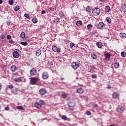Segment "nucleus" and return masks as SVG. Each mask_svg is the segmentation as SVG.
I'll return each mask as SVG.
<instances>
[{
	"instance_id": "52",
	"label": "nucleus",
	"mask_w": 126,
	"mask_h": 126,
	"mask_svg": "<svg viewBox=\"0 0 126 126\" xmlns=\"http://www.w3.org/2000/svg\"><path fill=\"white\" fill-rule=\"evenodd\" d=\"M91 68H92V69H96V67H95L94 65L91 66Z\"/></svg>"
},
{
	"instance_id": "54",
	"label": "nucleus",
	"mask_w": 126,
	"mask_h": 126,
	"mask_svg": "<svg viewBox=\"0 0 126 126\" xmlns=\"http://www.w3.org/2000/svg\"><path fill=\"white\" fill-rule=\"evenodd\" d=\"M7 25H10V21H7Z\"/></svg>"
},
{
	"instance_id": "63",
	"label": "nucleus",
	"mask_w": 126,
	"mask_h": 126,
	"mask_svg": "<svg viewBox=\"0 0 126 126\" xmlns=\"http://www.w3.org/2000/svg\"><path fill=\"white\" fill-rule=\"evenodd\" d=\"M100 1L103 2V1H104V0H100Z\"/></svg>"
},
{
	"instance_id": "25",
	"label": "nucleus",
	"mask_w": 126,
	"mask_h": 126,
	"mask_svg": "<svg viewBox=\"0 0 126 126\" xmlns=\"http://www.w3.org/2000/svg\"><path fill=\"white\" fill-rule=\"evenodd\" d=\"M126 53L125 52H122L121 53V56L122 57V58H126Z\"/></svg>"
},
{
	"instance_id": "58",
	"label": "nucleus",
	"mask_w": 126,
	"mask_h": 126,
	"mask_svg": "<svg viewBox=\"0 0 126 126\" xmlns=\"http://www.w3.org/2000/svg\"><path fill=\"white\" fill-rule=\"evenodd\" d=\"M2 3V0H0V4Z\"/></svg>"
},
{
	"instance_id": "19",
	"label": "nucleus",
	"mask_w": 126,
	"mask_h": 126,
	"mask_svg": "<svg viewBox=\"0 0 126 126\" xmlns=\"http://www.w3.org/2000/svg\"><path fill=\"white\" fill-rule=\"evenodd\" d=\"M105 10L106 12H109L111 10V8L109 6H106L105 7Z\"/></svg>"
},
{
	"instance_id": "21",
	"label": "nucleus",
	"mask_w": 126,
	"mask_h": 126,
	"mask_svg": "<svg viewBox=\"0 0 126 126\" xmlns=\"http://www.w3.org/2000/svg\"><path fill=\"white\" fill-rule=\"evenodd\" d=\"M114 66L115 68H119V67H120V64L119 63L116 62L114 64Z\"/></svg>"
},
{
	"instance_id": "28",
	"label": "nucleus",
	"mask_w": 126,
	"mask_h": 126,
	"mask_svg": "<svg viewBox=\"0 0 126 126\" xmlns=\"http://www.w3.org/2000/svg\"><path fill=\"white\" fill-rule=\"evenodd\" d=\"M17 109H18V110H24V108H23V107H22L21 106H17Z\"/></svg>"
},
{
	"instance_id": "17",
	"label": "nucleus",
	"mask_w": 126,
	"mask_h": 126,
	"mask_svg": "<svg viewBox=\"0 0 126 126\" xmlns=\"http://www.w3.org/2000/svg\"><path fill=\"white\" fill-rule=\"evenodd\" d=\"M86 11H87L88 12H91V10H92V7H91V6H88L86 8Z\"/></svg>"
},
{
	"instance_id": "29",
	"label": "nucleus",
	"mask_w": 126,
	"mask_h": 126,
	"mask_svg": "<svg viewBox=\"0 0 126 126\" xmlns=\"http://www.w3.org/2000/svg\"><path fill=\"white\" fill-rule=\"evenodd\" d=\"M62 120H64V121H66V120H67V117H66V116L63 115L62 116Z\"/></svg>"
},
{
	"instance_id": "5",
	"label": "nucleus",
	"mask_w": 126,
	"mask_h": 126,
	"mask_svg": "<svg viewBox=\"0 0 126 126\" xmlns=\"http://www.w3.org/2000/svg\"><path fill=\"white\" fill-rule=\"evenodd\" d=\"M20 55L19 54V50L15 49L14 52L13 53V57L16 59L19 58Z\"/></svg>"
},
{
	"instance_id": "32",
	"label": "nucleus",
	"mask_w": 126,
	"mask_h": 126,
	"mask_svg": "<svg viewBox=\"0 0 126 126\" xmlns=\"http://www.w3.org/2000/svg\"><path fill=\"white\" fill-rule=\"evenodd\" d=\"M20 36H21V38H25V33H24V32H22L21 33V35H20Z\"/></svg>"
},
{
	"instance_id": "3",
	"label": "nucleus",
	"mask_w": 126,
	"mask_h": 126,
	"mask_svg": "<svg viewBox=\"0 0 126 126\" xmlns=\"http://www.w3.org/2000/svg\"><path fill=\"white\" fill-rule=\"evenodd\" d=\"M92 12L93 15H94V16H97L100 14L101 9L98 7H95L92 10Z\"/></svg>"
},
{
	"instance_id": "50",
	"label": "nucleus",
	"mask_w": 126,
	"mask_h": 126,
	"mask_svg": "<svg viewBox=\"0 0 126 126\" xmlns=\"http://www.w3.org/2000/svg\"><path fill=\"white\" fill-rule=\"evenodd\" d=\"M5 110L6 111H9V107L7 106V107H5Z\"/></svg>"
},
{
	"instance_id": "42",
	"label": "nucleus",
	"mask_w": 126,
	"mask_h": 126,
	"mask_svg": "<svg viewBox=\"0 0 126 126\" xmlns=\"http://www.w3.org/2000/svg\"><path fill=\"white\" fill-rule=\"evenodd\" d=\"M53 64H54V63L52 62H51V61L48 62V65H53Z\"/></svg>"
},
{
	"instance_id": "61",
	"label": "nucleus",
	"mask_w": 126,
	"mask_h": 126,
	"mask_svg": "<svg viewBox=\"0 0 126 126\" xmlns=\"http://www.w3.org/2000/svg\"><path fill=\"white\" fill-rule=\"evenodd\" d=\"M63 79H64V78H61V80H63Z\"/></svg>"
},
{
	"instance_id": "43",
	"label": "nucleus",
	"mask_w": 126,
	"mask_h": 126,
	"mask_svg": "<svg viewBox=\"0 0 126 126\" xmlns=\"http://www.w3.org/2000/svg\"><path fill=\"white\" fill-rule=\"evenodd\" d=\"M6 38L8 40H10V39H11V35H7Z\"/></svg>"
},
{
	"instance_id": "64",
	"label": "nucleus",
	"mask_w": 126,
	"mask_h": 126,
	"mask_svg": "<svg viewBox=\"0 0 126 126\" xmlns=\"http://www.w3.org/2000/svg\"><path fill=\"white\" fill-rule=\"evenodd\" d=\"M11 92H13V91H12V90L11 91Z\"/></svg>"
},
{
	"instance_id": "2",
	"label": "nucleus",
	"mask_w": 126,
	"mask_h": 126,
	"mask_svg": "<svg viewBox=\"0 0 126 126\" xmlns=\"http://www.w3.org/2000/svg\"><path fill=\"white\" fill-rule=\"evenodd\" d=\"M75 105V103H74V99H70L68 102V106L70 108V109L71 111H73Z\"/></svg>"
},
{
	"instance_id": "24",
	"label": "nucleus",
	"mask_w": 126,
	"mask_h": 126,
	"mask_svg": "<svg viewBox=\"0 0 126 126\" xmlns=\"http://www.w3.org/2000/svg\"><path fill=\"white\" fill-rule=\"evenodd\" d=\"M32 22L33 23H37V22H38V19H37L36 18H33Z\"/></svg>"
},
{
	"instance_id": "56",
	"label": "nucleus",
	"mask_w": 126,
	"mask_h": 126,
	"mask_svg": "<svg viewBox=\"0 0 126 126\" xmlns=\"http://www.w3.org/2000/svg\"><path fill=\"white\" fill-rule=\"evenodd\" d=\"M1 67H2V68H4V67H5V66L4 65H2Z\"/></svg>"
},
{
	"instance_id": "18",
	"label": "nucleus",
	"mask_w": 126,
	"mask_h": 126,
	"mask_svg": "<svg viewBox=\"0 0 126 126\" xmlns=\"http://www.w3.org/2000/svg\"><path fill=\"white\" fill-rule=\"evenodd\" d=\"M120 36L121 38H126V34L125 32H121L120 33Z\"/></svg>"
},
{
	"instance_id": "40",
	"label": "nucleus",
	"mask_w": 126,
	"mask_h": 126,
	"mask_svg": "<svg viewBox=\"0 0 126 126\" xmlns=\"http://www.w3.org/2000/svg\"><path fill=\"white\" fill-rule=\"evenodd\" d=\"M70 46L71 48H72L73 47H75V44L72 42H71L70 43Z\"/></svg>"
},
{
	"instance_id": "14",
	"label": "nucleus",
	"mask_w": 126,
	"mask_h": 126,
	"mask_svg": "<svg viewBox=\"0 0 126 126\" xmlns=\"http://www.w3.org/2000/svg\"><path fill=\"white\" fill-rule=\"evenodd\" d=\"M41 54H42V52H41V50L38 49L36 51L35 55L36 57H39V56H41Z\"/></svg>"
},
{
	"instance_id": "11",
	"label": "nucleus",
	"mask_w": 126,
	"mask_h": 126,
	"mask_svg": "<svg viewBox=\"0 0 126 126\" xmlns=\"http://www.w3.org/2000/svg\"><path fill=\"white\" fill-rule=\"evenodd\" d=\"M17 69L18 68L16 67V66L14 65L11 66L10 67V70L12 71V72H15Z\"/></svg>"
},
{
	"instance_id": "27",
	"label": "nucleus",
	"mask_w": 126,
	"mask_h": 126,
	"mask_svg": "<svg viewBox=\"0 0 126 126\" xmlns=\"http://www.w3.org/2000/svg\"><path fill=\"white\" fill-rule=\"evenodd\" d=\"M19 6L16 5L14 8L15 11H18V10L19 9Z\"/></svg>"
},
{
	"instance_id": "8",
	"label": "nucleus",
	"mask_w": 126,
	"mask_h": 126,
	"mask_svg": "<svg viewBox=\"0 0 126 126\" xmlns=\"http://www.w3.org/2000/svg\"><path fill=\"white\" fill-rule=\"evenodd\" d=\"M37 74V70L35 68H32L30 71V75L34 76Z\"/></svg>"
},
{
	"instance_id": "57",
	"label": "nucleus",
	"mask_w": 126,
	"mask_h": 126,
	"mask_svg": "<svg viewBox=\"0 0 126 126\" xmlns=\"http://www.w3.org/2000/svg\"><path fill=\"white\" fill-rule=\"evenodd\" d=\"M94 107H98V105L97 104H95L94 105Z\"/></svg>"
},
{
	"instance_id": "1",
	"label": "nucleus",
	"mask_w": 126,
	"mask_h": 126,
	"mask_svg": "<svg viewBox=\"0 0 126 126\" xmlns=\"http://www.w3.org/2000/svg\"><path fill=\"white\" fill-rule=\"evenodd\" d=\"M30 84H32V85H35L37 83V82H40L41 79H40V77H32L30 78Z\"/></svg>"
},
{
	"instance_id": "31",
	"label": "nucleus",
	"mask_w": 126,
	"mask_h": 126,
	"mask_svg": "<svg viewBox=\"0 0 126 126\" xmlns=\"http://www.w3.org/2000/svg\"><path fill=\"white\" fill-rule=\"evenodd\" d=\"M8 2L10 5H12L14 3L13 0H9Z\"/></svg>"
},
{
	"instance_id": "39",
	"label": "nucleus",
	"mask_w": 126,
	"mask_h": 126,
	"mask_svg": "<svg viewBox=\"0 0 126 126\" xmlns=\"http://www.w3.org/2000/svg\"><path fill=\"white\" fill-rule=\"evenodd\" d=\"M91 77L92 78H97V75L96 74H92L91 75Z\"/></svg>"
},
{
	"instance_id": "62",
	"label": "nucleus",
	"mask_w": 126,
	"mask_h": 126,
	"mask_svg": "<svg viewBox=\"0 0 126 126\" xmlns=\"http://www.w3.org/2000/svg\"><path fill=\"white\" fill-rule=\"evenodd\" d=\"M44 120H47V118H44V119H42V121H44Z\"/></svg>"
},
{
	"instance_id": "34",
	"label": "nucleus",
	"mask_w": 126,
	"mask_h": 126,
	"mask_svg": "<svg viewBox=\"0 0 126 126\" xmlns=\"http://www.w3.org/2000/svg\"><path fill=\"white\" fill-rule=\"evenodd\" d=\"M105 57H106V59H110V58L111 57V54L107 53V54H106Z\"/></svg>"
},
{
	"instance_id": "9",
	"label": "nucleus",
	"mask_w": 126,
	"mask_h": 126,
	"mask_svg": "<svg viewBox=\"0 0 126 126\" xmlns=\"http://www.w3.org/2000/svg\"><path fill=\"white\" fill-rule=\"evenodd\" d=\"M42 77L43 79H48L49 78V74L47 72H44L42 74Z\"/></svg>"
},
{
	"instance_id": "49",
	"label": "nucleus",
	"mask_w": 126,
	"mask_h": 126,
	"mask_svg": "<svg viewBox=\"0 0 126 126\" xmlns=\"http://www.w3.org/2000/svg\"><path fill=\"white\" fill-rule=\"evenodd\" d=\"M8 88H9L10 89H12V88H13V85H9V86H8Z\"/></svg>"
},
{
	"instance_id": "10",
	"label": "nucleus",
	"mask_w": 126,
	"mask_h": 126,
	"mask_svg": "<svg viewBox=\"0 0 126 126\" xmlns=\"http://www.w3.org/2000/svg\"><path fill=\"white\" fill-rule=\"evenodd\" d=\"M39 92L40 95H45V94H46V93L47 92V91L45 89L42 88L39 91Z\"/></svg>"
},
{
	"instance_id": "7",
	"label": "nucleus",
	"mask_w": 126,
	"mask_h": 126,
	"mask_svg": "<svg viewBox=\"0 0 126 126\" xmlns=\"http://www.w3.org/2000/svg\"><path fill=\"white\" fill-rule=\"evenodd\" d=\"M117 111L118 113H123L125 111V107L121 105H119L117 108Z\"/></svg>"
},
{
	"instance_id": "4",
	"label": "nucleus",
	"mask_w": 126,
	"mask_h": 126,
	"mask_svg": "<svg viewBox=\"0 0 126 126\" xmlns=\"http://www.w3.org/2000/svg\"><path fill=\"white\" fill-rule=\"evenodd\" d=\"M71 66L72 68H73L75 70V69H77V68L79 67L80 66L79 63L77 62L72 63H71Z\"/></svg>"
},
{
	"instance_id": "38",
	"label": "nucleus",
	"mask_w": 126,
	"mask_h": 126,
	"mask_svg": "<svg viewBox=\"0 0 126 126\" xmlns=\"http://www.w3.org/2000/svg\"><path fill=\"white\" fill-rule=\"evenodd\" d=\"M106 21H107L108 23H111V19L109 17H107Z\"/></svg>"
},
{
	"instance_id": "33",
	"label": "nucleus",
	"mask_w": 126,
	"mask_h": 126,
	"mask_svg": "<svg viewBox=\"0 0 126 126\" xmlns=\"http://www.w3.org/2000/svg\"><path fill=\"white\" fill-rule=\"evenodd\" d=\"M57 48H58V47H57V46H55V45L52 46V50H53V51L54 52H55V51L57 50Z\"/></svg>"
},
{
	"instance_id": "12",
	"label": "nucleus",
	"mask_w": 126,
	"mask_h": 126,
	"mask_svg": "<svg viewBox=\"0 0 126 126\" xmlns=\"http://www.w3.org/2000/svg\"><path fill=\"white\" fill-rule=\"evenodd\" d=\"M114 99H117L119 97V94L117 92H114L112 94Z\"/></svg>"
},
{
	"instance_id": "55",
	"label": "nucleus",
	"mask_w": 126,
	"mask_h": 126,
	"mask_svg": "<svg viewBox=\"0 0 126 126\" xmlns=\"http://www.w3.org/2000/svg\"><path fill=\"white\" fill-rule=\"evenodd\" d=\"M107 88V89H111V86L110 85H108Z\"/></svg>"
},
{
	"instance_id": "20",
	"label": "nucleus",
	"mask_w": 126,
	"mask_h": 126,
	"mask_svg": "<svg viewBox=\"0 0 126 126\" xmlns=\"http://www.w3.org/2000/svg\"><path fill=\"white\" fill-rule=\"evenodd\" d=\"M91 56L93 60H96V59H97V55L94 53H92Z\"/></svg>"
},
{
	"instance_id": "35",
	"label": "nucleus",
	"mask_w": 126,
	"mask_h": 126,
	"mask_svg": "<svg viewBox=\"0 0 126 126\" xmlns=\"http://www.w3.org/2000/svg\"><path fill=\"white\" fill-rule=\"evenodd\" d=\"M24 16L25 17H26V18H28V19H30V16H29V15H28V14H25Z\"/></svg>"
},
{
	"instance_id": "23",
	"label": "nucleus",
	"mask_w": 126,
	"mask_h": 126,
	"mask_svg": "<svg viewBox=\"0 0 126 126\" xmlns=\"http://www.w3.org/2000/svg\"><path fill=\"white\" fill-rule=\"evenodd\" d=\"M82 21H77L76 22V25L77 26H80L81 25H82Z\"/></svg>"
},
{
	"instance_id": "36",
	"label": "nucleus",
	"mask_w": 126,
	"mask_h": 126,
	"mask_svg": "<svg viewBox=\"0 0 126 126\" xmlns=\"http://www.w3.org/2000/svg\"><path fill=\"white\" fill-rule=\"evenodd\" d=\"M87 28L88 30H90L91 29V28H92V25L91 24H89L87 25Z\"/></svg>"
},
{
	"instance_id": "59",
	"label": "nucleus",
	"mask_w": 126,
	"mask_h": 126,
	"mask_svg": "<svg viewBox=\"0 0 126 126\" xmlns=\"http://www.w3.org/2000/svg\"><path fill=\"white\" fill-rule=\"evenodd\" d=\"M1 84L0 83V90H1Z\"/></svg>"
},
{
	"instance_id": "37",
	"label": "nucleus",
	"mask_w": 126,
	"mask_h": 126,
	"mask_svg": "<svg viewBox=\"0 0 126 126\" xmlns=\"http://www.w3.org/2000/svg\"><path fill=\"white\" fill-rule=\"evenodd\" d=\"M39 103H40L39 104H40V105H45V102H44V100H40Z\"/></svg>"
},
{
	"instance_id": "22",
	"label": "nucleus",
	"mask_w": 126,
	"mask_h": 126,
	"mask_svg": "<svg viewBox=\"0 0 126 126\" xmlns=\"http://www.w3.org/2000/svg\"><path fill=\"white\" fill-rule=\"evenodd\" d=\"M96 46L98 47V48H102V46H103V44L102 42H97L96 43Z\"/></svg>"
},
{
	"instance_id": "53",
	"label": "nucleus",
	"mask_w": 126,
	"mask_h": 126,
	"mask_svg": "<svg viewBox=\"0 0 126 126\" xmlns=\"http://www.w3.org/2000/svg\"><path fill=\"white\" fill-rule=\"evenodd\" d=\"M60 15L61 16V17H63V13H60Z\"/></svg>"
},
{
	"instance_id": "51",
	"label": "nucleus",
	"mask_w": 126,
	"mask_h": 126,
	"mask_svg": "<svg viewBox=\"0 0 126 126\" xmlns=\"http://www.w3.org/2000/svg\"><path fill=\"white\" fill-rule=\"evenodd\" d=\"M41 14H46V11L45 10H42L41 11Z\"/></svg>"
},
{
	"instance_id": "16",
	"label": "nucleus",
	"mask_w": 126,
	"mask_h": 126,
	"mask_svg": "<svg viewBox=\"0 0 126 126\" xmlns=\"http://www.w3.org/2000/svg\"><path fill=\"white\" fill-rule=\"evenodd\" d=\"M77 93L79 94H82L83 93V89L82 88H80L77 90Z\"/></svg>"
},
{
	"instance_id": "48",
	"label": "nucleus",
	"mask_w": 126,
	"mask_h": 126,
	"mask_svg": "<svg viewBox=\"0 0 126 126\" xmlns=\"http://www.w3.org/2000/svg\"><path fill=\"white\" fill-rule=\"evenodd\" d=\"M9 44H13V43H14V41H13V40L11 39L10 40V41H9Z\"/></svg>"
},
{
	"instance_id": "26",
	"label": "nucleus",
	"mask_w": 126,
	"mask_h": 126,
	"mask_svg": "<svg viewBox=\"0 0 126 126\" xmlns=\"http://www.w3.org/2000/svg\"><path fill=\"white\" fill-rule=\"evenodd\" d=\"M62 96L63 97V99H65V98H66V97H67V94H62Z\"/></svg>"
},
{
	"instance_id": "30",
	"label": "nucleus",
	"mask_w": 126,
	"mask_h": 126,
	"mask_svg": "<svg viewBox=\"0 0 126 126\" xmlns=\"http://www.w3.org/2000/svg\"><path fill=\"white\" fill-rule=\"evenodd\" d=\"M20 44L23 46H27V42H21Z\"/></svg>"
},
{
	"instance_id": "15",
	"label": "nucleus",
	"mask_w": 126,
	"mask_h": 126,
	"mask_svg": "<svg viewBox=\"0 0 126 126\" xmlns=\"http://www.w3.org/2000/svg\"><path fill=\"white\" fill-rule=\"evenodd\" d=\"M14 81L15 82H21V81H22V77L16 78Z\"/></svg>"
},
{
	"instance_id": "6",
	"label": "nucleus",
	"mask_w": 126,
	"mask_h": 126,
	"mask_svg": "<svg viewBox=\"0 0 126 126\" xmlns=\"http://www.w3.org/2000/svg\"><path fill=\"white\" fill-rule=\"evenodd\" d=\"M106 25L103 22H100L97 25V28L98 29H105L106 28Z\"/></svg>"
},
{
	"instance_id": "47",
	"label": "nucleus",
	"mask_w": 126,
	"mask_h": 126,
	"mask_svg": "<svg viewBox=\"0 0 126 126\" xmlns=\"http://www.w3.org/2000/svg\"><path fill=\"white\" fill-rule=\"evenodd\" d=\"M20 92H21L22 93H25V90L24 89H21L20 90Z\"/></svg>"
},
{
	"instance_id": "46",
	"label": "nucleus",
	"mask_w": 126,
	"mask_h": 126,
	"mask_svg": "<svg viewBox=\"0 0 126 126\" xmlns=\"http://www.w3.org/2000/svg\"><path fill=\"white\" fill-rule=\"evenodd\" d=\"M54 22H56V23H57V22H59V19L58 18H56L54 19Z\"/></svg>"
},
{
	"instance_id": "44",
	"label": "nucleus",
	"mask_w": 126,
	"mask_h": 126,
	"mask_svg": "<svg viewBox=\"0 0 126 126\" xmlns=\"http://www.w3.org/2000/svg\"><path fill=\"white\" fill-rule=\"evenodd\" d=\"M86 115H87L88 116H91V112H90V111H86Z\"/></svg>"
},
{
	"instance_id": "60",
	"label": "nucleus",
	"mask_w": 126,
	"mask_h": 126,
	"mask_svg": "<svg viewBox=\"0 0 126 126\" xmlns=\"http://www.w3.org/2000/svg\"><path fill=\"white\" fill-rule=\"evenodd\" d=\"M52 9H53V8H52V7L49 8V10L50 11L52 10Z\"/></svg>"
},
{
	"instance_id": "45",
	"label": "nucleus",
	"mask_w": 126,
	"mask_h": 126,
	"mask_svg": "<svg viewBox=\"0 0 126 126\" xmlns=\"http://www.w3.org/2000/svg\"><path fill=\"white\" fill-rule=\"evenodd\" d=\"M0 38L1 39H5V35H4V34H1L0 36Z\"/></svg>"
},
{
	"instance_id": "41",
	"label": "nucleus",
	"mask_w": 126,
	"mask_h": 126,
	"mask_svg": "<svg viewBox=\"0 0 126 126\" xmlns=\"http://www.w3.org/2000/svg\"><path fill=\"white\" fill-rule=\"evenodd\" d=\"M55 52H57V53H61V49L57 47Z\"/></svg>"
},
{
	"instance_id": "13",
	"label": "nucleus",
	"mask_w": 126,
	"mask_h": 126,
	"mask_svg": "<svg viewBox=\"0 0 126 126\" xmlns=\"http://www.w3.org/2000/svg\"><path fill=\"white\" fill-rule=\"evenodd\" d=\"M34 107H35V108H37L38 109H40V108L42 107V105L39 103V102H36L34 104Z\"/></svg>"
}]
</instances>
